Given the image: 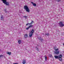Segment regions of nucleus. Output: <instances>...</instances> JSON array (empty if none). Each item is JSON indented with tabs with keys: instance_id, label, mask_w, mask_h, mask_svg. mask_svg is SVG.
<instances>
[{
	"instance_id": "f257e3e1",
	"label": "nucleus",
	"mask_w": 64,
	"mask_h": 64,
	"mask_svg": "<svg viewBox=\"0 0 64 64\" xmlns=\"http://www.w3.org/2000/svg\"><path fill=\"white\" fill-rule=\"evenodd\" d=\"M54 56V58H55L56 59H57V58H58V59H59L60 61H62V54H60L58 56Z\"/></svg>"
},
{
	"instance_id": "f03ea898",
	"label": "nucleus",
	"mask_w": 64,
	"mask_h": 64,
	"mask_svg": "<svg viewBox=\"0 0 64 64\" xmlns=\"http://www.w3.org/2000/svg\"><path fill=\"white\" fill-rule=\"evenodd\" d=\"M56 48H57V47L56 46L54 47V49L55 51L54 52V53L56 55H58V54H59V51H58L59 50V49L58 48L56 49Z\"/></svg>"
},
{
	"instance_id": "7ed1b4c3",
	"label": "nucleus",
	"mask_w": 64,
	"mask_h": 64,
	"mask_svg": "<svg viewBox=\"0 0 64 64\" xmlns=\"http://www.w3.org/2000/svg\"><path fill=\"white\" fill-rule=\"evenodd\" d=\"M24 8L26 10V12H30V10L27 6H24Z\"/></svg>"
},
{
	"instance_id": "20e7f679",
	"label": "nucleus",
	"mask_w": 64,
	"mask_h": 64,
	"mask_svg": "<svg viewBox=\"0 0 64 64\" xmlns=\"http://www.w3.org/2000/svg\"><path fill=\"white\" fill-rule=\"evenodd\" d=\"M34 32V30H31V31L30 32V34L29 36L30 37H32V35H33V33Z\"/></svg>"
},
{
	"instance_id": "39448f33",
	"label": "nucleus",
	"mask_w": 64,
	"mask_h": 64,
	"mask_svg": "<svg viewBox=\"0 0 64 64\" xmlns=\"http://www.w3.org/2000/svg\"><path fill=\"white\" fill-rule=\"evenodd\" d=\"M2 1H3V2L4 4H6V5H9V3L8 2H7V0H2Z\"/></svg>"
},
{
	"instance_id": "423d86ee",
	"label": "nucleus",
	"mask_w": 64,
	"mask_h": 64,
	"mask_svg": "<svg viewBox=\"0 0 64 64\" xmlns=\"http://www.w3.org/2000/svg\"><path fill=\"white\" fill-rule=\"evenodd\" d=\"M60 27H63L64 26V24H63V22H60L59 23Z\"/></svg>"
},
{
	"instance_id": "0eeeda50",
	"label": "nucleus",
	"mask_w": 64,
	"mask_h": 64,
	"mask_svg": "<svg viewBox=\"0 0 64 64\" xmlns=\"http://www.w3.org/2000/svg\"><path fill=\"white\" fill-rule=\"evenodd\" d=\"M6 54H9V55H11V52H7Z\"/></svg>"
},
{
	"instance_id": "6e6552de",
	"label": "nucleus",
	"mask_w": 64,
	"mask_h": 64,
	"mask_svg": "<svg viewBox=\"0 0 64 64\" xmlns=\"http://www.w3.org/2000/svg\"><path fill=\"white\" fill-rule=\"evenodd\" d=\"M22 63L23 64H25L26 63V60H23Z\"/></svg>"
},
{
	"instance_id": "1a4fd4ad",
	"label": "nucleus",
	"mask_w": 64,
	"mask_h": 64,
	"mask_svg": "<svg viewBox=\"0 0 64 64\" xmlns=\"http://www.w3.org/2000/svg\"><path fill=\"white\" fill-rule=\"evenodd\" d=\"M32 5L34 6H36V4H35L33 3V2H32Z\"/></svg>"
},
{
	"instance_id": "9d476101",
	"label": "nucleus",
	"mask_w": 64,
	"mask_h": 64,
	"mask_svg": "<svg viewBox=\"0 0 64 64\" xmlns=\"http://www.w3.org/2000/svg\"><path fill=\"white\" fill-rule=\"evenodd\" d=\"M24 37L25 38H27V37H28V35H27V34H26L24 35Z\"/></svg>"
},
{
	"instance_id": "9b49d317",
	"label": "nucleus",
	"mask_w": 64,
	"mask_h": 64,
	"mask_svg": "<svg viewBox=\"0 0 64 64\" xmlns=\"http://www.w3.org/2000/svg\"><path fill=\"white\" fill-rule=\"evenodd\" d=\"M18 43H19V44H20L21 43V41L20 40H19L18 41Z\"/></svg>"
},
{
	"instance_id": "f8f14e48",
	"label": "nucleus",
	"mask_w": 64,
	"mask_h": 64,
	"mask_svg": "<svg viewBox=\"0 0 64 64\" xmlns=\"http://www.w3.org/2000/svg\"><path fill=\"white\" fill-rule=\"evenodd\" d=\"M45 60L46 61H47V56H45Z\"/></svg>"
},
{
	"instance_id": "ddd939ff",
	"label": "nucleus",
	"mask_w": 64,
	"mask_h": 64,
	"mask_svg": "<svg viewBox=\"0 0 64 64\" xmlns=\"http://www.w3.org/2000/svg\"><path fill=\"white\" fill-rule=\"evenodd\" d=\"M33 23H34V22H33V21H32L31 22L30 24H33Z\"/></svg>"
},
{
	"instance_id": "4468645a",
	"label": "nucleus",
	"mask_w": 64,
	"mask_h": 64,
	"mask_svg": "<svg viewBox=\"0 0 64 64\" xmlns=\"http://www.w3.org/2000/svg\"><path fill=\"white\" fill-rule=\"evenodd\" d=\"M27 25H30V23L29 24H26V26H27Z\"/></svg>"
},
{
	"instance_id": "2eb2a0df",
	"label": "nucleus",
	"mask_w": 64,
	"mask_h": 64,
	"mask_svg": "<svg viewBox=\"0 0 64 64\" xmlns=\"http://www.w3.org/2000/svg\"><path fill=\"white\" fill-rule=\"evenodd\" d=\"M1 19L2 20V19H3V16H2L1 17Z\"/></svg>"
},
{
	"instance_id": "dca6fc26",
	"label": "nucleus",
	"mask_w": 64,
	"mask_h": 64,
	"mask_svg": "<svg viewBox=\"0 0 64 64\" xmlns=\"http://www.w3.org/2000/svg\"><path fill=\"white\" fill-rule=\"evenodd\" d=\"M29 28H30L28 26V28H26V30H28Z\"/></svg>"
},
{
	"instance_id": "f3484780",
	"label": "nucleus",
	"mask_w": 64,
	"mask_h": 64,
	"mask_svg": "<svg viewBox=\"0 0 64 64\" xmlns=\"http://www.w3.org/2000/svg\"><path fill=\"white\" fill-rule=\"evenodd\" d=\"M29 28H30V27H33V26L32 25H30V26H28Z\"/></svg>"
},
{
	"instance_id": "a211bd4d",
	"label": "nucleus",
	"mask_w": 64,
	"mask_h": 64,
	"mask_svg": "<svg viewBox=\"0 0 64 64\" xmlns=\"http://www.w3.org/2000/svg\"><path fill=\"white\" fill-rule=\"evenodd\" d=\"M46 35H47V36H49V34H46Z\"/></svg>"
},
{
	"instance_id": "6ab92c4d",
	"label": "nucleus",
	"mask_w": 64,
	"mask_h": 64,
	"mask_svg": "<svg viewBox=\"0 0 64 64\" xmlns=\"http://www.w3.org/2000/svg\"><path fill=\"white\" fill-rule=\"evenodd\" d=\"M50 57H52V54H50Z\"/></svg>"
},
{
	"instance_id": "aec40b11",
	"label": "nucleus",
	"mask_w": 64,
	"mask_h": 64,
	"mask_svg": "<svg viewBox=\"0 0 64 64\" xmlns=\"http://www.w3.org/2000/svg\"><path fill=\"white\" fill-rule=\"evenodd\" d=\"M24 18H27V16H24Z\"/></svg>"
},
{
	"instance_id": "412c9836",
	"label": "nucleus",
	"mask_w": 64,
	"mask_h": 64,
	"mask_svg": "<svg viewBox=\"0 0 64 64\" xmlns=\"http://www.w3.org/2000/svg\"><path fill=\"white\" fill-rule=\"evenodd\" d=\"M13 64H18V63H14Z\"/></svg>"
},
{
	"instance_id": "4be33fe9",
	"label": "nucleus",
	"mask_w": 64,
	"mask_h": 64,
	"mask_svg": "<svg viewBox=\"0 0 64 64\" xmlns=\"http://www.w3.org/2000/svg\"><path fill=\"white\" fill-rule=\"evenodd\" d=\"M2 56H3L2 55L0 56V58H1V57H2Z\"/></svg>"
},
{
	"instance_id": "5701e85b",
	"label": "nucleus",
	"mask_w": 64,
	"mask_h": 64,
	"mask_svg": "<svg viewBox=\"0 0 64 64\" xmlns=\"http://www.w3.org/2000/svg\"><path fill=\"white\" fill-rule=\"evenodd\" d=\"M57 1L58 2H59V1H60V0H57Z\"/></svg>"
},
{
	"instance_id": "b1692460",
	"label": "nucleus",
	"mask_w": 64,
	"mask_h": 64,
	"mask_svg": "<svg viewBox=\"0 0 64 64\" xmlns=\"http://www.w3.org/2000/svg\"><path fill=\"white\" fill-rule=\"evenodd\" d=\"M40 40H41V41H42V40H43V39H41Z\"/></svg>"
},
{
	"instance_id": "393cba45",
	"label": "nucleus",
	"mask_w": 64,
	"mask_h": 64,
	"mask_svg": "<svg viewBox=\"0 0 64 64\" xmlns=\"http://www.w3.org/2000/svg\"><path fill=\"white\" fill-rule=\"evenodd\" d=\"M5 11H6V9H5Z\"/></svg>"
},
{
	"instance_id": "a878e982",
	"label": "nucleus",
	"mask_w": 64,
	"mask_h": 64,
	"mask_svg": "<svg viewBox=\"0 0 64 64\" xmlns=\"http://www.w3.org/2000/svg\"><path fill=\"white\" fill-rule=\"evenodd\" d=\"M63 45L64 46V43L63 44Z\"/></svg>"
},
{
	"instance_id": "bb28decb",
	"label": "nucleus",
	"mask_w": 64,
	"mask_h": 64,
	"mask_svg": "<svg viewBox=\"0 0 64 64\" xmlns=\"http://www.w3.org/2000/svg\"><path fill=\"white\" fill-rule=\"evenodd\" d=\"M37 49V50H38V48Z\"/></svg>"
}]
</instances>
